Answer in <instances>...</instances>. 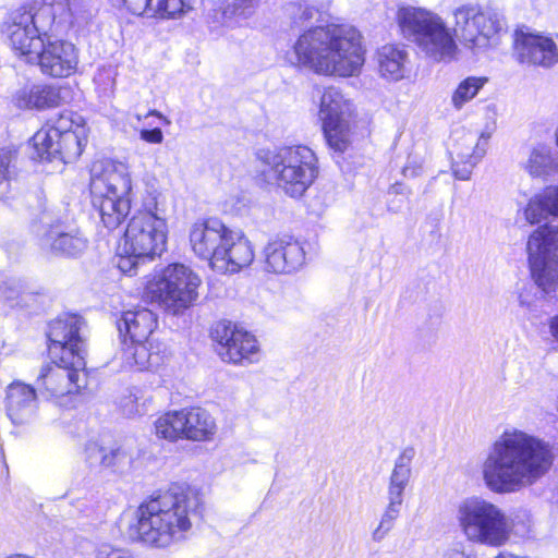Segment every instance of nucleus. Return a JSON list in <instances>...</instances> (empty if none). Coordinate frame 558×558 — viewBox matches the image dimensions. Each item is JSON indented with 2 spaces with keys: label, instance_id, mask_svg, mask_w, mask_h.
<instances>
[{
  "label": "nucleus",
  "instance_id": "1",
  "mask_svg": "<svg viewBox=\"0 0 558 558\" xmlns=\"http://www.w3.org/2000/svg\"><path fill=\"white\" fill-rule=\"evenodd\" d=\"M550 445L521 429L505 430L487 449L480 466L484 486L497 495L519 493L550 470Z\"/></svg>",
  "mask_w": 558,
  "mask_h": 558
},
{
  "label": "nucleus",
  "instance_id": "2",
  "mask_svg": "<svg viewBox=\"0 0 558 558\" xmlns=\"http://www.w3.org/2000/svg\"><path fill=\"white\" fill-rule=\"evenodd\" d=\"M287 62L317 74L349 77L357 75L364 64V50L356 28L328 24L305 31L299 36Z\"/></svg>",
  "mask_w": 558,
  "mask_h": 558
},
{
  "label": "nucleus",
  "instance_id": "3",
  "mask_svg": "<svg viewBox=\"0 0 558 558\" xmlns=\"http://www.w3.org/2000/svg\"><path fill=\"white\" fill-rule=\"evenodd\" d=\"M198 500L171 487L144 500L136 510V522L129 534L149 546L167 548L185 541L197 518Z\"/></svg>",
  "mask_w": 558,
  "mask_h": 558
},
{
  "label": "nucleus",
  "instance_id": "4",
  "mask_svg": "<svg viewBox=\"0 0 558 558\" xmlns=\"http://www.w3.org/2000/svg\"><path fill=\"white\" fill-rule=\"evenodd\" d=\"M92 205L104 226L118 228L131 209L132 179L129 168L121 162H95L90 170Z\"/></svg>",
  "mask_w": 558,
  "mask_h": 558
},
{
  "label": "nucleus",
  "instance_id": "5",
  "mask_svg": "<svg viewBox=\"0 0 558 558\" xmlns=\"http://www.w3.org/2000/svg\"><path fill=\"white\" fill-rule=\"evenodd\" d=\"M456 519L469 542L488 547L506 545L515 526L502 508L482 497L463 499L458 505Z\"/></svg>",
  "mask_w": 558,
  "mask_h": 558
},
{
  "label": "nucleus",
  "instance_id": "6",
  "mask_svg": "<svg viewBox=\"0 0 558 558\" xmlns=\"http://www.w3.org/2000/svg\"><path fill=\"white\" fill-rule=\"evenodd\" d=\"M257 156L271 171L278 187L291 197H301L318 175L317 157L304 145L262 149Z\"/></svg>",
  "mask_w": 558,
  "mask_h": 558
},
{
  "label": "nucleus",
  "instance_id": "7",
  "mask_svg": "<svg viewBox=\"0 0 558 558\" xmlns=\"http://www.w3.org/2000/svg\"><path fill=\"white\" fill-rule=\"evenodd\" d=\"M404 37L416 44L422 52L435 61H449L457 51L454 39L444 20L427 10L403 7L397 13Z\"/></svg>",
  "mask_w": 558,
  "mask_h": 558
},
{
  "label": "nucleus",
  "instance_id": "8",
  "mask_svg": "<svg viewBox=\"0 0 558 558\" xmlns=\"http://www.w3.org/2000/svg\"><path fill=\"white\" fill-rule=\"evenodd\" d=\"M56 12L52 4L13 11L2 25V34L12 49L27 61L43 47L44 40L56 33Z\"/></svg>",
  "mask_w": 558,
  "mask_h": 558
},
{
  "label": "nucleus",
  "instance_id": "9",
  "mask_svg": "<svg viewBox=\"0 0 558 558\" xmlns=\"http://www.w3.org/2000/svg\"><path fill=\"white\" fill-rule=\"evenodd\" d=\"M31 143L38 159L70 163L82 155L86 137L84 129L74 122L72 112H62L49 119Z\"/></svg>",
  "mask_w": 558,
  "mask_h": 558
},
{
  "label": "nucleus",
  "instance_id": "10",
  "mask_svg": "<svg viewBox=\"0 0 558 558\" xmlns=\"http://www.w3.org/2000/svg\"><path fill=\"white\" fill-rule=\"evenodd\" d=\"M201 278L183 264H171L145 286L143 298L166 311L178 314L198 298Z\"/></svg>",
  "mask_w": 558,
  "mask_h": 558
},
{
  "label": "nucleus",
  "instance_id": "11",
  "mask_svg": "<svg viewBox=\"0 0 558 558\" xmlns=\"http://www.w3.org/2000/svg\"><path fill=\"white\" fill-rule=\"evenodd\" d=\"M38 222L34 232L39 246L47 253L59 257H77L86 248L88 241L82 231L62 220L53 209L41 205Z\"/></svg>",
  "mask_w": 558,
  "mask_h": 558
},
{
  "label": "nucleus",
  "instance_id": "12",
  "mask_svg": "<svg viewBox=\"0 0 558 558\" xmlns=\"http://www.w3.org/2000/svg\"><path fill=\"white\" fill-rule=\"evenodd\" d=\"M527 259L534 282L544 292L558 289V227L542 226L529 236Z\"/></svg>",
  "mask_w": 558,
  "mask_h": 558
},
{
  "label": "nucleus",
  "instance_id": "13",
  "mask_svg": "<svg viewBox=\"0 0 558 558\" xmlns=\"http://www.w3.org/2000/svg\"><path fill=\"white\" fill-rule=\"evenodd\" d=\"M454 35L472 50L485 49L490 39L504 26L502 16L494 10H484L478 5L464 4L453 11Z\"/></svg>",
  "mask_w": 558,
  "mask_h": 558
},
{
  "label": "nucleus",
  "instance_id": "14",
  "mask_svg": "<svg viewBox=\"0 0 558 558\" xmlns=\"http://www.w3.org/2000/svg\"><path fill=\"white\" fill-rule=\"evenodd\" d=\"M156 435L169 441L189 439L206 441L216 434L213 416L202 408H190L171 411L155 422Z\"/></svg>",
  "mask_w": 558,
  "mask_h": 558
},
{
  "label": "nucleus",
  "instance_id": "15",
  "mask_svg": "<svg viewBox=\"0 0 558 558\" xmlns=\"http://www.w3.org/2000/svg\"><path fill=\"white\" fill-rule=\"evenodd\" d=\"M317 92L320 94L318 117L323 123L326 142L335 151L343 153L351 143L348 118L352 111V104L336 87L330 86Z\"/></svg>",
  "mask_w": 558,
  "mask_h": 558
},
{
  "label": "nucleus",
  "instance_id": "16",
  "mask_svg": "<svg viewBox=\"0 0 558 558\" xmlns=\"http://www.w3.org/2000/svg\"><path fill=\"white\" fill-rule=\"evenodd\" d=\"M84 319L75 314H63L49 324L47 332L51 359L66 361L76 367H85V339L82 329Z\"/></svg>",
  "mask_w": 558,
  "mask_h": 558
},
{
  "label": "nucleus",
  "instance_id": "17",
  "mask_svg": "<svg viewBox=\"0 0 558 558\" xmlns=\"http://www.w3.org/2000/svg\"><path fill=\"white\" fill-rule=\"evenodd\" d=\"M167 222L165 217L133 216L124 233L120 247L126 254L153 259L160 255L167 242Z\"/></svg>",
  "mask_w": 558,
  "mask_h": 558
},
{
  "label": "nucleus",
  "instance_id": "18",
  "mask_svg": "<svg viewBox=\"0 0 558 558\" xmlns=\"http://www.w3.org/2000/svg\"><path fill=\"white\" fill-rule=\"evenodd\" d=\"M66 360L51 359L41 367L35 387L39 396L60 407H68L71 396L78 392L80 372L84 369L71 364L70 357Z\"/></svg>",
  "mask_w": 558,
  "mask_h": 558
},
{
  "label": "nucleus",
  "instance_id": "19",
  "mask_svg": "<svg viewBox=\"0 0 558 558\" xmlns=\"http://www.w3.org/2000/svg\"><path fill=\"white\" fill-rule=\"evenodd\" d=\"M414 457L413 448H405L395 461L387 488V507L378 526L373 531L374 542H381L395 526L403 504V495L411 478V463Z\"/></svg>",
  "mask_w": 558,
  "mask_h": 558
},
{
  "label": "nucleus",
  "instance_id": "20",
  "mask_svg": "<svg viewBox=\"0 0 558 558\" xmlns=\"http://www.w3.org/2000/svg\"><path fill=\"white\" fill-rule=\"evenodd\" d=\"M220 357L233 364H252L259 360L255 336L228 320L218 322L211 329Z\"/></svg>",
  "mask_w": 558,
  "mask_h": 558
},
{
  "label": "nucleus",
  "instance_id": "21",
  "mask_svg": "<svg viewBox=\"0 0 558 558\" xmlns=\"http://www.w3.org/2000/svg\"><path fill=\"white\" fill-rule=\"evenodd\" d=\"M37 389L23 380L15 379L4 389L5 415L20 432L32 429L38 422Z\"/></svg>",
  "mask_w": 558,
  "mask_h": 558
},
{
  "label": "nucleus",
  "instance_id": "22",
  "mask_svg": "<svg viewBox=\"0 0 558 558\" xmlns=\"http://www.w3.org/2000/svg\"><path fill=\"white\" fill-rule=\"evenodd\" d=\"M53 37L48 36V40H44L43 47L34 53L29 62L36 63L44 75L69 77L77 69V49L72 43Z\"/></svg>",
  "mask_w": 558,
  "mask_h": 558
},
{
  "label": "nucleus",
  "instance_id": "23",
  "mask_svg": "<svg viewBox=\"0 0 558 558\" xmlns=\"http://www.w3.org/2000/svg\"><path fill=\"white\" fill-rule=\"evenodd\" d=\"M450 150L451 169L456 179L470 180L473 169L486 155L489 134L457 131Z\"/></svg>",
  "mask_w": 558,
  "mask_h": 558
},
{
  "label": "nucleus",
  "instance_id": "24",
  "mask_svg": "<svg viewBox=\"0 0 558 558\" xmlns=\"http://www.w3.org/2000/svg\"><path fill=\"white\" fill-rule=\"evenodd\" d=\"M255 257L250 240L242 231L229 229L213 269L221 274H235L248 267Z\"/></svg>",
  "mask_w": 558,
  "mask_h": 558
},
{
  "label": "nucleus",
  "instance_id": "25",
  "mask_svg": "<svg viewBox=\"0 0 558 558\" xmlns=\"http://www.w3.org/2000/svg\"><path fill=\"white\" fill-rule=\"evenodd\" d=\"M229 229L223 222L214 218L196 221L190 230L192 251L199 258L207 260L213 268L218 250Z\"/></svg>",
  "mask_w": 558,
  "mask_h": 558
},
{
  "label": "nucleus",
  "instance_id": "26",
  "mask_svg": "<svg viewBox=\"0 0 558 558\" xmlns=\"http://www.w3.org/2000/svg\"><path fill=\"white\" fill-rule=\"evenodd\" d=\"M265 270L274 274H290L298 270L305 259L302 245L291 238L275 239L264 248Z\"/></svg>",
  "mask_w": 558,
  "mask_h": 558
},
{
  "label": "nucleus",
  "instance_id": "27",
  "mask_svg": "<svg viewBox=\"0 0 558 558\" xmlns=\"http://www.w3.org/2000/svg\"><path fill=\"white\" fill-rule=\"evenodd\" d=\"M515 50L520 61L549 68L558 62V49L555 41L547 36L517 32Z\"/></svg>",
  "mask_w": 558,
  "mask_h": 558
},
{
  "label": "nucleus",
  "instance_id": "28",
  "mask_svg": "<svg viewBox=\"0 0 558 558\" xmlns=\"http://www.w3.org/2000/svg\"><path fill=\"white\" fill-rule=\"evenodd\" d=\"M64 92L66 88L49 84L25 86L16 90L13 104L23 110H46L60 106Z\"/></svg>",
  "mask_w": 558,
  "mask_h": 558
},
{
  "label": "nucleus",
  "instance_id": "29",
  "mask_svg": "<svg viewBox=\"0 0 558 558\" xmlns=\"http://www.w3.org/2000/svg\"><path fill=\"white\" fill-rule=\"evenodd\" d=\"M161 344L155 340L132 341L122 349V367L130 371H151L163 363Z\"/></svg>",
  "mask_w": 558,
  "mask_h": 558
},
{
  "label": "nucleus",
  "instance_id": "30",
  "mask_svg": "<svg viewBox=\"0 0 558 558\" xmlns=\"http://www.w3.org/2000/svg\"><path fill=\"white\" fill-rule=\"evenodd\" d=\"M158 325L157 315L146 307L129 310L122 314L119 330L123 328L132 341L154 340L151 335Z\"/></svg>",
  "mask_w": 558,
  "mask_h": 558
},
{
  "label": "nucleus",
  "instance_id": "31",
  "mask_svg": "<svg viewBox=\"0 0 558 558\" xmlns=\"http://www.w3.org/2000/svg\"><path fill=\"white\" fill-rule=\"evenodd\" d=\"M520 165L524 172L532 178L546 181L558 175V161L551 147L546 144L532 146Z\"/></svg>",
  "mask_w": 558,
  "mask_h": 558
},
{
  "label": "nucleus",
  "instance_id": "32",
  "mask_svg": "<svg viewBox=\"0 0 558 558\" xmlns=\"http://www.w3.org/2000/svg\"><path fill=\"white\" fill-rule=\"evenodd\" d=\"M408 51L397 45H385L376 51V61L380 75L387 80L399 81L404 77Z\"/></svg>",
  "mask_w": 558,
  "mask_h": 558
},
{
  "label": "nucleus",
  "instance_id": "33",
  "mask_svg": "<svg viewBox=\"0 0 558 558\" xmlns=\"http://www.w3.org/2000/svg\"><path fill=\"white\" fill-rule=\"evenodd\" d=\"M524 216L532 225L541 223L549 217H558V186H547L530 199Z\"/></svg>",
  "mask_w": 558,
  "mask_h": 558
},
{
  "label": "nucleus",
  "instance_id": "34",
  "mask_svg": "<svg viewBox=\"0 0 558 558\" xmlns=\"http://www.w3.org/2000/svg\"><path fill=\"white\" fill-rule=\"evenodd\" d=\"M487 81V77L483 76H469L460 82L451 96V104L454 109H462L466 102L478 94Z\"/></svg>",
  "mask_w": 558,
  "mask_h": 558
},
{
  "label": "nucleus",
  "instance_id": "35",
  "mask_svg": "<svg viewBox=\"0 0 558 558\" xmlns=\"http://www.w3.org/2000/svg\"><path fill=\"white\" fill-rule=\"evenodd\" d=\"M16 151L10 148L0 149V199L7 197L10 181L14 175Z\"/></svg>",
  "mask_w": 558,
  "mask_h": 558
},
{
  "label": "nucleus",
  "instance_id": "36",
  "mask_svg": "<svg viewBox=\"0 0 558 558\" xmlns=\"http://www.w3.org/2000/svg\"><path fill=\"white\" fill-rule=\"evenodd\" d=\"M161 194L154 185L146 184L145 191L142 195L141 208L134 216H157L163 217L165 210L160 203Z\"/></svg>",
  "mask_w": 558,
  "mask_h": 558
},
{
  "label": "nucleus",
  "instance_id": "37",
  "mask_svg": "<svg viewBox=\"0 0 558 558\" xmlns=\"http://www.w3.org/2000/svg\"><path fill=\"white\" fill-rule=\"evenodd\" d=\"M154 17H175L190 9V0H151Z\"/></svg>",
  "mask_w": 558,
  "mask_h": 558
},
{
  "label": "nucleus",
  "instance_id": "38",
  "mask_svg": "<svg viewBox=\"0 0 558 558\" xmlns=\"http://www.w3.org/2000/svg\"><path fill=\"white\" fill-rule=\"evenodd\" d=\"M132 457L122 448L108 447L102 470L123 472L131 465Z\"/></svg>",
  "mask_w": 558,
  "mask_h": 558
},
{
  "label": "nucleus",
  "instance_id": "39",
  "mask_svg": "<svg viewBox=\"0 0 558 558\" xmlns=\"http://www.w3.org/2000/svg\"><path fill=\"white\" fill-rule=\"evenodd\" d=\"M108 447L97 441H88L85 446V460L90 469L102 470Z\"/></svg>",
  "mask_w": 558,
  "mask_h": 558
},
{
  "label": "nucleus",
  "instance_id": "40",
  "mask_svg": "<svg viewBox=\"0 0 558 558\" xmlns=\"http://www.w3.org/2000/svg\"><path fill=\"white\" fill-rule=\"evenodd\" d=\"M96 558H135L126 548L113 546L110 543H102L95 550Z\"/></svg>",
  "mask_w": 558,
  "mask_h": 558
},
{
  "label": "nucleus",
  "instance_id": "41",
  "mask_svg": "<svg viewBox=\"0 0 558 558\" xmlns=\"http://www.w3.org/2000/svg\"><path fill=\"white\" fill-rule=\"evenodd\" d=\"M120 408L126 416L142 415L145 413L144 404L138 402L136 393L129 391L120 400Z\"/></svg>",
  "mask_w": 558,
  "mask_h": 558
},
{
  "label": "nucleus",
  "instance_id": "42",
  "mask_svg": "<svg viewBox=\"0 0 558 558\" xmlns=\"http://www.w3.org/2000/svg\"><path fill=\"white\" fill-rule=\"evenodd\" d=\"M121 252L122 253L118 258L117 266L122 272L128 274L130 276L136 274V269L140 263L149 259L148 257L144 256H135V254H126L122 250Z\"/></svg>",
  "mask_w": 558,
  "mask_h": 558
},
{
  "label": "nucleus",
  "instance_id": "43",
  "mask_svg": "<svg viewBox=\"0 0 558 558\" xmlns=\"http://www.w3.org/2000/svg\"><path fill=\"white\" fill-rule=\"evenodd\" d=\"M124 4L135 15L154 17L151 0H124Z\"/></svg>",
  "mask_w": 558,
  "mask_h": 558
},
{
  "label": "nucleus",
  "instance_id": "44",
  "mask_svg": "<svg viewBox=\"0 0 558 558\" xmlns=\"http://www.w3.org/2000/svg\"><path fill=\"white\" fill-rule=\"evenodd\" d=\"M255 0H235L233 4V13L236 16L248 19L255 12Z\"/></svg>",
  "mask_w": 558,
  "mask_h": 558
},
{
  "label": "nucleus",
  "instance_id": "45",
  "mask_svg": "<svg viewBox=\"0 0 558 558\" xmlns=\"http://www.w3.org/2000/svg\"><path fill=\"white\" fill-rule=\"evenodd\" d=\"M140 137L150 144H160L163 141V134L159 128L153 130L143 129L140 132Z\"/></svg>",
  "mask_w": 558,
  "mask_h": 558
},
{
  "label": "nucleus",
  "instance_id": "46",
  "mask_svg": "<svg viewBox=\"0 0 558 558\" xmlns=\"http://www.w3.org/2000/svg\"><path fill=\"white\" fill-rule=\"evenodd\" d=\"M299 11H300L299 19L304 22L313 20L318 13V10L314 5H310L306 3L301 4L299 7Z\"/></svg>",
  "mask_w": 558,
  "mask_h": 558
},
{
  "label": "nucleus",
  "instance_id": "47",
  "mask_svg": "<svg viewBox=\"0 0 558 558\" xmlns=\"http://www.w3.org/2000/svg\"><path fill=\"white\" fill-rule=\"evenodd\" d=\"M446 558H473L459 548H451L447 551Z\"/></svg>",
  "mask_w": 558,
  "mask_h": 558
},
{
  "label": "nucleus",
  "instance_id": "48",
  "mask_svg": "<svg viewBox=\"0 0 558 558\" xmlns=\"http://www.w3.org/2000/svg\"><path fill=\"white\" fill-rule=\"evenodd\" d=\"M549 328L553 337L558 340V315L551 318Z\"/></svg>",
  "mask_w": 558,
  "mask_h": 558
},
{
  "label": "nucleus",
  "instance_id": "49",
  "mask_svg": "<svg viewBox=\"0 0 558 558\" xmlns=\"http://www.w3.org/2000/svg\"><path fill=\"white\" fill-rule=\"evenodd\" d=\"M402 192V185L401 184H395L391 186L389 193L399 194Z\"/></svg>",
  "mask_w": 558,
  "mask_h": 558
},
{
  "label": "nucleus",
  "instance_id": "50",
  "mask_svg": "<svg viewBox=\"0 0 558 558\" xmlns=\"http://www.w3.org/2000/svg\"><path fill=\"white\" fill-rule=\"evenodd\" d=\"M148 116H156V117L162 119L166 123H170L160 112H158L156 110L149 111Z\"/></svg>",
  "mask_w": 558,
  "mask_h": 558
},
{
  "label": "nucleus",
  "instance_id": "51",
  "mask_svg": "<svg viewBox=\"0 0 558 558\" xmlns=\"http://www.w3.org/2000/svg\"><path fill=\"white\" fill-rule=\"evenodd\" d=\"M555 138H556V144H557V147H558V125H557V129H556V132H555Z\"/></svg>",
  "mask_w": 558,
  "mask_h": 558
},
{
  "label": "nucleus",
  "instance_id": "52",
  "mask_svg": "<svg viewBox=\"0 0 558 558\" xmlns=\"http://www.w3.org/2000/svg\"><path fill=\"white\" fill-rule=\"evenodd\" d=\"M523 530H524L523 532H529L530 525L527 524L526 526H523Z\"/></svg>",
  "mask_w": 558,
  "mask_h": 558
}]
</instances>
